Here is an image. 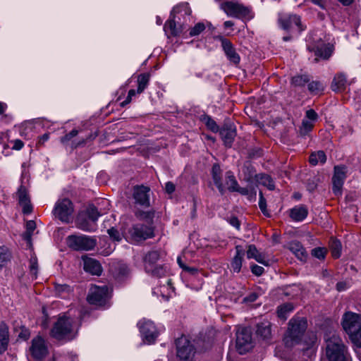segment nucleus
<instances>
[{"label":"nucleus","instance_id":"1","mask_svg":"<svg viewBox=\"0 0 361 361\" xmlns=\"http://www.w3.org/2000/svg\"><path fill=\"white\" fill-rule=\"evenodd\" d=\"M307 328V322L305 317H293L288 324L283 342L286 347H298L293 352V357L298 361H312L317 350V336L307 334L302 340L305 332Z\"/></svg>","mask_w":361,"mask_h":361},{"label":"nucleus","instance_id":"2","mask_svg":"<svg viewBox=\"0 0 361 361\" xmlns=\"http://www.w3.org/2000/svg\"><path fill=\"white\" fill-rule=\"evenodd\" d=\"M192 11L188 3H180L174 6L166 20L164 29L171 36H178L183 30L185 24L190 20Z\"/></svg>","mask_w":361,"mask_h":361},{"label":"nucleus","instance_id":"3","mask_svg":"<svg viewBox=\"0 0 361 361\" xmlns=\"http://www.w3.org/2000/svg\"><path fill=\"white\" fill-rule=\"evenodd\" d=\"M326 357L329 361H352L347 347L335 336L326 341Z\"/></svg>","mask_w":361,"mask_h":361},{"label":"nucleus","instance_id":"4","mask_svg":"<svg viewBox=\"0 0 361 361\" xmlns=\"http://www.w3.org/2000/svg\"><path fill=\"white\" fill-rule=\"evenodd\" d=\"M342 326L354 343H361V314L345 312L342 318Z\"/></svg>","mask_w":361,"mask_h":361},{"label":"nucleus","instance_id":"5","mask_svg":"<svg viewBox=\"0 0 361 361\" xmlns=\"http://www.w3.org/2000/svg\"><path fill=\"white\" fill-rule=\"evenodd\" d=\"M123 238L130 243L144 241L154 236V228L142 224H133L123 231Z\"/></svg>","mask_w":361,"mask_h":361},{"label":"nucleus","instance_id":"6","mask_svg":"<svg viewBox=\"0 0 361 361\" xmlns=\"http://www.w3.org/2000/svg\"><path fill=\"white\" fill-rule=\"evenodd\" d=\"M72 332V319L63 314L59 316L54 323L50 331V335L57 340H71L73 338Z\"/></svg>","mask_w":361,"mask_h":361},{"label":"nucleus","instance_id":"7","mask_svg":"<svg viewBox=\"0 0 361 361\" xmlns=\"http://www.w3.org/2000/svg\"><path fill=\"white\" fill-rule=\"evenodd\" d=\"M221 8L230 17L247 20L253 18L251 8L237 1H225L221 4Z\"/></svg>","mask_w":361,"mask_h":361},{"label":"nucleus","instance_id":"8","mask_svg":"<svg viewBox=\"0 0 361 361\" xmlns=\"http://www.w3.org/2000/svg\"><path fill=\"white\" fill-rule=\"evenodd\" d=\"M68 246L75 251H89L93 250L97 245V239L93 236L82 234L71 235L66 238Z\"/></svg>","mask_w":361,"mask_h":361},{"label":"nucleus","instance_id":"9","mask_svg":"<svg viewBox=\"0 0 361 361\" xmlns=\"http://www.w3.org/2000/svg\"><path fill=\"white\" fill-rule=\"evenodd\" d=\"M176 357L179 361H195L196 348L185 336L176 341Z\"/></svg>","mask_w":361,"mask_h":361},{"label":"nucleus","instance_id":"10","mask_svg":"<svg viewBox=\"0 0 361 361\" xmlns=\"http://www.w3.org/2000/svg\"><path fill=\"white\" fill-rule=\"evenodd\" d=\"M73 212V204L68 198L58 200L53 209L54 216L64 223L70 221Z\"/></svg>","mask_w":361,"mask_h":361},{"label":"nucleus","instance_id":"11","mask_svg":"<svg viewBox=\"0 0 361 361\" xmlns=\"http://www.w3.org/2000/svg\"><path fill=\"white\" fill-rule=\"evenodd\" d=\"M109 298V289L104 285L92 286L90 290L87 300L91 305L104 306Z\"/></svg>","mask_w":361,"mask_h":361},{"label":"nucleus","instance_id":"12","mask_svg":"<svg viewBox=\"0 0 361 361\" xmlns=\"http://www.w3.org/2000/svg\"><path fill=\"white\" fill-rule=\"evenodd\" d=\"M281 27L286 31L297 29L298 32L305 30L301 23L300 17L295 14L281 13L279 16Z\"/></svg>","mask_w":361,"mask_h":361},{"label":"nucleus","instance_id":"13","mask_svg":"<svg viewBox=\"0 0 361 361\" xmlns=\"http://www.w3.org/2000/svg\"><path fill=\"white\" fill-rule=\"evenodd\" d=\"M252 348V334L249 329L242 328L236 332V348L240 354H244Z\"/></svg>","mask_w":361,"mask_h":361},{"label":"nucleus","instance_id":"14","mask_svg":"<svg viewBox=\"0 0 361 361\" xmlns=\"http://www.w3.org/2000/svg\"><path fill=\"white\" fill-rule=\"evenodd\" d=\"M216 39L220 41L224 54L230 63L235 66L239 64L240 61V56L237 53L233 43L229 39L221 35L216 36Z\"/></svg>","mask_w":361,"mask_h":361},{"label":"nucleus","instance_id":"15","mask_svg":"<svg viewBox=\"0 0 361 361\" xmlns=\"http://www.w3.org/2000/svg\"><path fill=\"white\" fill-rule=\"evenodd\" d=\"M346 167L345 166H334V173L332 177V190L335 195L340 196L344 181L346 178Z\"/></svg>","mask_w":361,"mask_h":361},{"label":"nucleus","instance_id":"16","mask_svg":"<svg viewBox=\"0 0 361 361\" xmlns=\"http://www.w3.org/2000/svg\"><path fill=\"white\" fill-rule=\"evenodd\" d=\"M137 326L144 339L148 343H153L158 336L157 329L154 323L150 320L142 319Z\"/></svg>","mask_w":361,"mask_h":361},{"label":"nucleus","instance_id":"17","mask_svg":"<svg viewBox=\"0 0 361 361\" xmlns=\"http://www.w3.org/2000/svg\"><path fill=\"white\" fill-rule=\"evenodd\" d=\"M30 351L34 359L37 360H42L48 353L44 340L39 336L34 338L32 340Z\"/></svg>","mask_w":361,"mask_h":361},{"label":"nucleus","instance_id":"18","mask_svg":"<svg viewBox=\"0 0 361 361\" xmlns=\"http://www.w3.org/2000/svg\"><path fill=\"white\" fill-rule=\"evenodd\" d=\"M18 204L22 207V212L24 214H30L32 212V206L30 202V197L27 188L20 185L17 192Z\"/></svg>","mask_w":361,"mask_h":361},{"label":"nucleus","instance_id":"19","mask_svg":"<svg viewBox=\"0 0 361 361\" xmlns=\"http://www.w3.org/2000/svg\"><path fill=\"white\" fill-rule=\"evenodd\" d=\"M219 133L224 145L228 147H231L236 136L235 126L231 124H224L219 130Z\"/></svg>","mask_w":361,"mask_h":361},{"label":"nucleus","instance_id":"20","mask_svg":"<svg viewBox=\"0 0 361 361\" xmlns=\"http://www.w3.org/2000/svg\"><path fill=\"white\" fill-rule=\"evenodd\" d=\"M149 189L147 187L140 185L135 186L133 191V197L135 202L143 206H149Z\"/></svg>","mask_w":361,"mask_h":361},{"label":"nucleus","instance_id":"21","mask_svg":"<svg viewBox=\"0 0 361 361\" xmlns=\"http://www.w3.org/2000/svg\"><path fill=\"white\" fill-rule=\"evenodd\" d=\"M212 177L213 182L221 195L226 192V188L222 182V170L219 164H214L212 168Z\"/></svg>","mask_w":361,"mask_h":361},{"label":"nucleus","instance_id":"22","mask_svg":"<svg viewBox=\"0 0 361 361\" xmlns=\"http://www.w3.org/2000/svg\"><path fill=\"white\" fill-rule=\"evenodd\" d=\"M308 215V209L305 204L296 205L289 209V216L294 221H302Z\"/></svg>","mask_w":361,"mask_h":361},{"label":"nucleus","instance_id":"23","mask_svg":"<svg viewBox=\"0 0 361 361\" xmlns=\"http://www.w3.org/2000/svg\"><path fill=\"white\" fill-rule=\"evenodd\" d=\"M235 248V255L231 262V267L233 272L239 273L241 270L245 250L241 245H236Z\"/></svg>","mask_w":361,"mask_h":361},{"label":"nucleus","instance_id":"24","mask_svg":"<svg viewBox=\"0 0 361 361\" xmlns=\"http://www.w3.org/2000/svg\"><path fill=\"white\" fill-rule=\"evenodd\" d=\"M9 344V330L8 325L2 322L0 323V354H4Z\"/></svg>","mask_w":361,"mask_h":361},{"label":"nucleus","instance_id":"25","mask_svg":"<svg viewBox=\"0 0 361 361\" xmlns=\"http://www.w3.org/2000/svg\"><path fill=\"white\" fill-rule=\"evenodd\" d=\"M84 270L97 276H99L102 272L100 263L97 260L90 257L84 259Z\"/></svg>","mask_w":361,"mask_h":361},{"label":"nucleus","instance_id":"26","mask_svg":"<svg viewBox=\"0 0 361 361\" xmlns=\"http://www.w3.org/2000/svg\"><path fill=\"white\" fill-rule=\"evenodd\" d=\"M161 257V252L159 250L149 251L144 257V267L145 270H152V267L157 265V262Z\"/></svg>","mask_w":361,"mask_h":361},{"label":"nucleus","instance_id":"27","mask_svg":"<svg viewBox=\"0 0 361 361\" xmlns=\"http://www.w3.org/2000/svg\"><path fill=\"white\" fill-rule=\"evenodd\" d=\"M288 247L298 259L301 261L306 260L307 257V252L302 245L299 241H291L289 243Z\"/></svg>","mask_w":361,"mask_h":361},{"label":"nucleus","instance_id":"28","mask_svg":"<svg viewBox=\"0 0 361 361\" xmlns=\"http://www.w3.org/2000/svg\"><path fill=\"white\" fill-rule=\"evenodd\" d=\"M347 78L343 73L336 74L331 83V89L334 92H342L346 88Z\"/></svg>","mask_w":361,"mask_h":361},{"label":"nucleus","instance_id":"29","mask_svg":"<svg viewBox=\"0 0 361 361\" xmlns=\"http://www.w3.org/2000/svg\"><path fill=\"white\" fill-rule=\"evenodd\" d=\"M247 257L248 259H255L257 262L264 265H267L268 263L265 260L264 255L260 253L255 245H250L247 247Z\"/></svg>","mask_w":361,"mask_h":361},{"label":"nucleus","instance_id":"30","mask_svg":"<svg viewBox=\"0 0 361 361\" xmlns=\"http://www.w3.org/2000/svg\"><path fill=\"white\" fill-rule=\"evenodd\" d=\"M75 224L78 228L84 231L92 232L95 231V223H90L89 220L82 215L78 216Z\"/></svg>","mask_w":361,"mask_h":361},{"label":"nucleus","instance_id":"31","mask_svg":"<svg viewBox=\"0 0 361 361\" xmlns=\"http://www.w3.org/2000/svg\"><path fill=\"white\" fill-rule=\"evenodd\" d=\"M256 333L264 340L270 338L271 335V325L269 322H263L257 324Z\"/></svg>","mask_w":361,"mask_h":361},{"label":"nucleus","instance_id":"32","mask_svg":"<svg viewBox=\"0 0 361 361\" xmlns=\"http://www.w3.org/2000/svg\"><path fill=\"white\" fill-rule=\"evenodd\" d=\"M257 181L259 184L267 187L269 190H273L275 188V185L271 177L266 173H259L255 176Z\"/></svg>","mask_w":361,"mask_h":361},{"label":"nucleus","instance_id":"33","mask_svg":"<svg viewBox=\"0 0 361 361\" xmlns=\"http://www.w3.org/2000/svg\"><path fill=\"white\" fill-rule=\"evenodd\" d=\"M130 270L126 264H117L114 270V277L118 280H123L125 277L128 276Z\"/></svg>","mask_w":361,"mask_h":361},{"label":"nucleus","instance_id":"34","mask_svg":"<svg viewBox=\"0 0 361 361\" xmlns=\"http://www.w3.org/2000/svg\"><path fill=\"white\" fill-rule=\"evenodd\" d=\"M294 306L290 302L284 303L277 308V315L278 317L283 319L286 320L288 315L293 311Z\"/></svg>","mask_w":361,"mask_h":361},{"label":"nucleus","instance_id":"35","mask_svg":"<svg viewBox=\"0 0 361 361\" xmlns=\"http://www.w3.org/2000/svg\"><path fill=\"white\" fill-rule=\"evenodd\" d=\"M329 247L331 252V255L334 259H338L341 257L342 245L340 240L336 238H331Z\"/></svg>","mask_w":361,"mask_h":361},{"label":"nucleus","instance_id":"36","mask_svg":"<svg viewBox=\"0 0 361 361\" xmlns=\"http://www.w3.org/2000/svg\"><path fill=\"white\" fill-rule=\"evenodd\" d=\"M149 78L150 75L147 73H142L137 76V94H141L147 88Z\"/></svg>","mask_w":361,"mask_h":361},{"label":"nucleus","instance_id":"37","mask_svg":"<svg viewBox=\"0 0 361 361\" xmlns=\"http://www.w3.org/2000/svg\"><path fill=\"white\" fill-rule=\"evenodd\" d=\"M226 184L230 192H235L239 185L233 173L231 171L226 173Z\"/></svg>","mask_w":361,"mask_h":361},{"label":"nucleus","instance_id":"38","mask_svg":"<svg viewBox=\"0 0 361 361\" xmlns=\"http://www.w3.org/2000/svg\"><path fill=\"white\" fill-rule=\"evenodd\" d=\"M309 161L313 166H316L319 163L324 164L326 161V156L324 151H318L310 154Z\"/></svg>","mask_w":361,"mask_h":361},{"label":"nucleus","instance_id":"39","mask_svg":"<svg viewBox=\"0 0 361 361\" xmlns=\"http://www.w3.org/2000/svg\"><path fill=\"white\" fill-rule=\"evenodd\" d=\"M11 259V252L5 246H0V269L3 268Z\"/></svg>","mask_w":361,"mask_h":361},{"label":"nucleus","instance_id":"40","mask_svg":"<svg viewBox=\"0 0 361 361\" xmlns=\"http://www.w3.org/2000/svg\"><path fill=\"white\" fill-rule=\"evenodd\" d=\"M333 50H334L333 47L329 44L327 46H324L323 47L318 48L315 51V55L317 57H320L323 59H328L331 56V54L333 53Z\"/></svg>","mask_w":361,"mask_h":361},{"label":"nucleus","instance_id":"41","mask_svg":"<svg viewBox=\"0 0 361 361\" xmlns=\"http://www.w3.org/2000/svg\"><path fill=\"white\" fill-rule=\"evenodd\" d=\"M235 192H237L242 195L247 196L248 199L250 200L256 199L257 192H256V190L255 189V188H253V187L249 188H242L238 185V187L237 188V189L235 190Z\"/></svg>","mask_w":361,"mask_h":361},{"label":"nucleus","instance_id":"42","mask_svg":"<svg viewBox=\"0 0 361 361\" xmlns=\"http://www.w3.org/2000/svg\"><path fill=\"white\" fill-rule=\"evenodd\" d=\"M30 274L32 279H36L38 272V262L37 258L35 254L32 255L29 262Z\"/></svg>","mask_w":361,"mask_h":361},{"label":"nucleus","instance_id":"43","mask_svg":"<svg viewBox=\"0 0 361 361\" xmlns=\"http://www.w3.org/2000/svg\"><path fill=\"white\" fill-rule=\"evenodd\" d=\"M314 126V124L313 122L304 118L299 129L300 135L301 136H305L308 135V133L312 130Z\"/></svg>","mask_w":361,"mask_h":361},{"label":"nucleus","instance_id":"44","mask_svg":"<svg viewBox=\"0 0 361 361\" xmlns=\"http://www.w3.org/2000/svg\"><path fill=\"white\" fill-rule=\"evenodd\" d=\"M310 82L307 75H298L292 78L291 83L295 87H303Z\"/></svg>","mask_w":361,"mask_h":361},{"label":"nucleus","instance_id":"45","mask_svg":"<svg viewBox=\"0 0 361 361\" xmlns=\"http://www.w3.org/2000/svg\"><path fill=\"white\" fill-rule=\"evenodd\" d=\"M86 215L92 223H95L101 216V214L98 212L96 207L92 204L87 208Z\"/></svg>","mask_w":361,"mask_h":361},{"label":"nucleus","instance_id":"46","mask_svg":"<svg viewBox=\"0 0 361 361\" xmlns=\"http://www.w3.org/2000/svg\"><path fill=\"white\" fill-rule=\"evenodd\" d=\"M146 272L150 274L152 276L161 278L166 274V269L162 265H155L152 267V270H145Z\"/></svg>","mask_w":361,"mask_h":361},{"label":"nucleus","instance_id":"47","mask_svg":"<svg viewBox=\"0 0 361 361\" xmlns=\"http://www.w3.org/2000/svg\"><path fill=\"white\" fill-rule=\"evenodd\" d=\"M259 195V207L261 212H262V214L265 216L269 217L270 216V213H269V212L268 211V209L267 208V200L264 198L262 192L260 191Z\"/></svg>","mask_w":361,"mask_h":361},{"label":"nucleus","instance_id":"48","mask_svg":"<svg viewBox=\"0 0 361 361\" xmlns=\"http://www.w3.org/2000/svg\"><path fill=\"white\" fill-rule=\"evenodd\" d=\"M324 89L322 84L318 81H312L308 84L309 91L314 94L321 92Z\"/></svg>","mask_w":361,"mask_h":361},{"label":"nucleus","instance_id":"49","mask_svg":"<svg viewBox=\"0 0 361 361\" xmlns=\"http://www.w3.org/2000/svg\"><path fill=\"white\" fill-rule=\"evenodd\" d=\"M36 228V224L34 221H28L26 223V231L24 234V238L27 240L31 239V236Z\"/></svg>","mask_w":361,"mask_h":361},{"label":"nucleus","instance_id":"50","mask_svg":"<svg viewBox=\"0 0 361 361\" xmlns=\"http://www.w3.org/2000/svg\"><path fill=\"white\" fill-rule=\"evenodd\" d=\"M205 30V25L203 23H197L190 30L189 35L191 37L197 36Z\"/></svg>","mask_w":361,"mask_h":361},{"label":"nucleus","instance_id":"51","mask_svg":"<svg viewBox=\"0 0 361 361\" xmlns=\"http://www.w3.org/2000/svg\"><path fill=\"white\" fill-rule=\"evenodd\" d=\"M107 233L109 235L110 238L116 242H120L123 237V233L121 234L120 232L114 227H111V228L107 230Z\"/></svg>","mask_w":361,"mask_h":361},{"label":"nucleus","instance_id":"52","mask_svg":"<svg viewBox=\"0 0 361 361\" xmlns=\"http://www.w3.org/2000/svg\"><path fill=\"white\" fill-rule=\"evenodd\" d=\"M326 252V248L318 247L312 250V255L319 259H324Z\"/></svg>","mask_w":361,"mask_h":361},{"label":"nucleus","instance_id":"53","mask_svg":"<svg viewBox=\"0 0 361 361\" xmlns=\"http://www.w3.org/2000/svg\"><path fill=\"white\" fill-rule=\"evenodd\" d=\"M205 124L207 127L214 133H216L219 130V126L216 121L209 116H207L205 118Z\"/></svg>","mask_w":361,"mask_h":361},{"label":"nucleus","instance_id":"54","mask_svg":"<svg viewBox=\"0 0 361 361\" xmlns=\"http://www.w3.org/2000/svg\"><path fill=\"white\" fill-rule=\"evenodd\" d=\"M78 134V131L75 129L72 130L69 133L65 135L61 138V142L63 145H67L72 138Z\"/></svg>","mask_w":361,"mask_h":361},{"label":"nucleus","instance_id":"55","mask_svg":"<svg viewBox=\"0 0 361 361\" xmlns=\"http://www.w3.org/2000/svg\"><path fill=\"white\" fill-rule=\"evenodd\" d=\"M319 116L317 113L314 109H309L305 112V118L314 123L317 121Z\"/></svg>","mask_w":361,"mask_h":361},{"label":"nucleus","instance_id":"56","mask_svg":"<svg viewBox=\"0 0 361 361\" xmlns=\"http://www.w3.org/2000/svg\"><path fill=\"white\" fill-rule=\"evenodd\" d=\"M55 290L57 292V293L60 295L61 297H63L62 295L63 293H69L71 291V287L66 284H57L55 286Z\"/></svg>","mask_w":361,"mask_h":361},{"label":"nucleus","instance_id":"57","mask_svg":"<svg viewBox=\"0 0 361 361\" xmlns=\"http://www.w3.org/2000/svg\"><path fill=\"white\" fill-rule=\"evenodd\" d=\"M137 94V90H133V89H131L129 90L128 93V96L126 98V99L124 101H123L122 102H121L120 104V106L121 107H124L126 106L127 104H130L132 101V98L136 94Z\"/></svg>","mask_w":361,"mask_h":361},{"label":"nucleus","instance_id":"58","mask_svg":"<svg viewBox=\"0 0 361 361\" xmlns=\"http://www.w3.org/2000/svg\"><path fill=\"white\" fill-rule=\"evenodd\" d=\"M350 287V283L347 281H339L336 283V290L339 292L345 291Z\"/></svg>","mask_w":361,"mask_h":361},{"label":"nucleus","instance_id":"59","mask_svg":"<svg viewBox=\"0 0 361 361\" xmlns=\"http://www.w3.org/2000/svg\"><path fill=\"white\" fill-rule=\"evenodd\" d=\"M250 269H251L252 273L257 276H261L264 271V269L262 267L259 266L257 264L252 265L250 267Z\"/></svg>","mask_w":361,"mask_h":361},{"label":"nucleus","instance_id":"60","mask_svg":"<svg viewBox=\"0 0 361 361\" xmlns=\"http://www.w3.org/2000/svg\"><path fill=\"white\" fill-rule=\"evenodd\" d=\"M227 221L232 226L235 227L238 230H240V223L236 216H231L228 219Z\"/></svg>","mask_w":361,"mask_h":361},{"label":"nucleus","instance_id":"61","mask_svg":"<svg viewBox=\"0 0 361 361\" xmlns=\"http://www.w3.org/2000/svg\"><path fill=\"white\" fill-rule=\"evenodd\" d=\"M30 337V331L27 329L23 327L20 332L18 334V338L23 340H27Z\"/></svg>","mask_w":361,"mask_h":361},{"label":"nucleus","instance_id":"62","mask_svg":"<svg viewBox=\"0 0 361 361\" xmlns=\"http://www.w3.org/2000/svg\"><path fill=\"white\" fill-rule=\"evenodd\" d=\"M49 136L50 134L49 133H44L39 137L37 145L39 146L44 145V144L49 139Z\"/></svg>","mask_w":361,"mask_h":361},{"label":"nucleus","instance_id":"63","mask_svg":"<svg viewBox=\"0 0 361 361\" xmlns=\"http://www.w3.org/2000/svg\"><path fill=\"white\" fill-rule=\"evenodd\" d=\"M175 185L172 182H167L165 185V190L168 194H171L175 191Z\"/></svg>","mask_w":361,"mask_h":361},{"label":"nucleus","instance_id":"64","mask_svg":"<svg viewBox=\"0 0 361 361\" xmlns=\"http://www.w3.org/2000/svg\"><path fill=\"white\" fill-rule=\"evenodd\" d=\"M23 142L19 139H17L13 141V145L12 147V149L16 150H20L23 147Z\"/></svg>","mask_w":361,"mask_h":361}]
</instances>
